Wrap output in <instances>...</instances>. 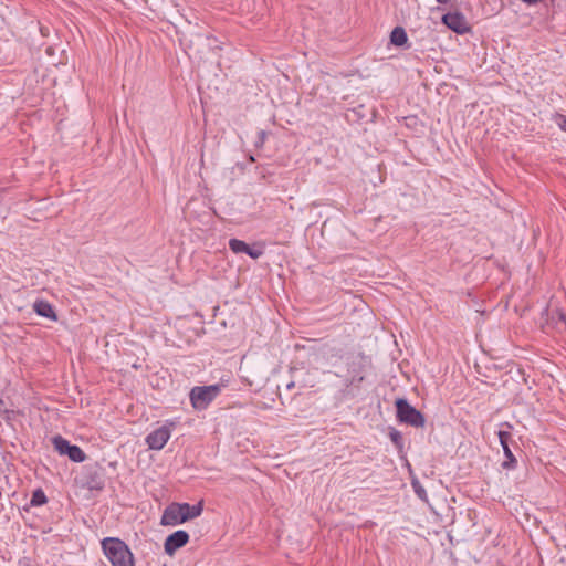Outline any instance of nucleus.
<instances>
[{
    "label": "nucleus",
    "instance_id": "f257e3e1",
    "mask_svg": "<svg viewBox=\"0 0 566 566\" xmlns=\"http://www.w3.org/2000/svg\"><path fill=\"white\" fill-rule=\"evenodd\" d=\"M202 510L203 506L201 502L195 505H190L189 503H171L165 509L160 524L170 526L182 524L200 516Z\"/></svg>",
    "mask_w": 566,
    "mask_h": 566
},
{
    "label": "nucleus",
    "instance_id": "f03ea898",
    "mask_svg": "<svg viewBox=\"0 0 566 566\" xmlns=\"http://www.w3.org/2000/svg\"><path fill=\"white\" fill-rule=\"evenodd\" d=\"M102 549L112 566H135V559L127 544L117 537H105Z\"/></svg>",
    "mask_w": 566,
    "mask_h": 566
},
{
    "label": "nucleus",
    "instance_id": "7ed1b4c3",
    "mask_svg": "<svg viewBox=\"0 0 566 566\" xmlns=\"http://www.w3.org/2000/svg\"><path fill=\"white\" fill-rule=\"evenodd\" d=\"M397 419L415 428L424 427L426 419L423 415L412 407L406 399L399 398L396 400Z\"/></svg>",
    "mask_w": 566,
    "mask_h": 566
},
{
    "label": "nucleus",
    "instance_id": "20e7f679",
    "mask_svg": "<svg viewBox=\"0 0 566 566\" xmlns=\"http://www.w3.org/2000/svg\"><path fill=\"white\" fill-rule=\"evenodd\" d=\"M220 385L197 386L190 391V401L195 409L203 410L220 394Z\"/></svg>",
    "mask_w": 566,
    "mask_h": 566
},
{
    "label": "nucleus",
    "instance_id": "39448f33",
    "mask_svg": "<svg viewBox=\"0 0 566 566\" xmlns=\"http://www.w3.org/2000/svg\"><path fill=\"white\" fill-rule=\"evenodd\" d=\"M52 443L54 449L61 455H67L70 460L73 462L81 463L85 461L86 454L85 452L76 444H71L66 439L61 436H56L52 439Z\"/></svg>",
    "mask_w": 566,
    "mask_h": 566
},
{
    "label": "nucleus",
    "instance_id": "423d86ee",
    "mask_svg": "<svg viewBox=\"0 0 566 566\" xmlns=\"http://www.w3.org/2000/svg\"><path fill=\"white\" fill-rule=\"evenodd\" d=\"M171 436L169 426H161L146 437V443L151 450H161Z\"/></svg>",
    "mask_w": 566,
    "mask_h": 566
},
{
    "label": "nucleus",
    "instance_id": "0eeeda50",
    "mask_svg": "<svg viewBox=\"0 0 566 566\" xmlns=\"http://www.w3.org/2000/svg\"><path fill=\"white\" fill-rule=\"evenodd\" d=\"M442 22L458 34H464L470 31V25L465 17L460 12H448L443 14Z\"/></svg>",
    "mask_w": 566,
    "mask_h": 566
},
{
    "label": "nucleus",
    "instance_id": "6e6552de",
    "mask_svg": "<svg viewBox=\"0 0 566 566\" xmlns=\"http://www.w3.org/2000/svg\"><path fill=\"white\" fill-rule=\"evenodd\" d=\"M500 444L502 446L505 461L502 462V468L505 470H513L516 468L517 460L514 457L511 448H510V441L512 438V434L509 431L500 430L497 432Z\"/></svg>",
    "mask_w": 566,
    "mask_h": 566
},
{
    "label": "nucleus",
    "instance_id": "1a4fd4ad",
    "mask_svg": "<svg viewBox=\"0 0 566 566\" xmlns=\"http://www.w3.org/2000/svg\"><path fill=\"white\" fill-rule=\"evenodd\" d=\"M189 541V534L186 531L178 530L168 535L165 541L164 548L166 554L174 555L176 551L185 546Z\"/></svg>",
    "mask_w": 566,
    "mask_h": 566
},
{
    "label": "nucleus",
    "instance_id": "9d476101",
    "mask_svg": "<svg viewBox=\"0 0 566 566\" xmlns=\"http://www.w3.org/2000/svg\"><path fill=\"white\" fill-rule=\"evenodd\" d=\"M83 485L92 491L104 489L105 480L98 469H88L83 478Z\"/></svg>",
    "mask_w": 566,
    "mask_h": 566
},
{
    "label": "nucleus",
    "instance_id": "9b49d317",
    "mask_svg": "<svg viewBox=\"0 0 566 566\" xmlns=\"http://www.w3.org/2000/svg\"><path fill=\"white\" fill-rule=\"evenodd\" d=\"M33 311L42 317L56 321L57 316L51 303L44 300H36L33 304Z\"/></svg>",
    "mask_w": 566,
    "mask_h": 566
},
{
    "label": "nucleus",
    "instance_id": "f8f14e48",
    "mask_svg": "<svg viewBox=\"0 0 566 566\" xmlns=\"http://www.w3.org/2000/svg\"><path fill=\"white\" fill-rule=\"evenodd\" d=\"M390 43L395 46H403L408 43V35L402 27H396L390 33Z\"/></svg>",
    "mask_w": 566,
    "mask_h": 566
},
{
    "label": "nucleus",
    "instance_id": "ddd939ff",
    "mask_svg": "<svg viewBox=\"0 0 566 566\" xmlns=\"http://www.w3.org/2000/svg\"><path fill=\"white\" fill-rule=\"evenodd\" d=\"M48 502V497L42 489H36L31 496L30 504L32 506H41Z\"/></svg>",
    "mask_w": 566,
    "mask_h": 566
},
{
    "label": "nucleus",
    "instance_id": "4468645a",
    "mask_svg": "<svg viewBox=\"0 0 566 566\" xmlns=\"http://www.w3.org/2000/svg\"><path fill=\"white\" fill-rule=\"evenodd\" d=\"M249 244H247L244 241L239 239H230L229 240V248L233 253H245L248 250Z\"/></svg>",
    "mask_w": 566,
    "mask_h": 566
},
{
    "label": "nucleus",
    "instance_id": "2eb2a0df",
    "mask_svg": "<svg viewBox=\"0 0 566 566\" xmlns=\"http://www.w3.org/2000/svg\"><path fill=\"white\" fill-rule=\"evenodd\" d=\"M411 485L413 488V491L415 493L417 494V496L421 500H427V491L426 489L421 485V483L418 481V480H412L411 482Z\"/></svg>",
    "mask_w": 566,
    "mask_h": 566
},
{
    "label": "nucleus",
    "instance_id": "dca6fc26",
    "mask_svg": "<svg viewBox=\"0 0 566 566\" xmlns=\"http://www.w3.org/2000/svg\"><path fill=\"white\" fill-rule=\"evenodd\" d=\"M389 438L397 447H402V436L398 430L391 429L389 432Z\"/></svg>",
    "mask_w": 566,
    "mask_h": 566
},
{
    "label": "nucleus",
    "instance_id": "f3484780",
    "mask_svg": "<svg viewBox=\"0 0 566 566\" xmlns=\"http://www.w3.org/2000/svg\"><path fill=\"white\" fill-rule=\"evenodd\" d=\"M245 254H248L250 258L256 260V259H259L263 254V250L260 249V248L256 249V248H253V247L249 245Z\"/></svg>",
    "mask_w": 566,
    "mask_h": 566
},
{
    "label": "nucleus",
    "instance_id": "a211bd4d",
    "mask_svg": "<svg viewBox=\"0 0 566 566\" xmlns=\"http://www.w3.org/2000/svg\"><path fill=\"white\" fill-rule=\"evenodd\" d=\"M556 124L562 130L566 132V115L558 114L556 116Z\"/></svg>",
    "mask_w": 566,
    "mask_h": 566
},
{
    "label": "nucleus",
    "instance_id": "6ab92c4d",
    "mask_svg": "<svg viewBox=\"0 0 566 566\" xmlns=\"http://www.w3.org/2000/svg\"><path fill=\"white\" fill-rule=\"evenodd\" d=\"M13 415V410H10V409H4L3 412L1 413V416H3V418L7 420V421H10L11 420V416Z\"/></svg>",
    "mask_w": 566,
    "mask_h": 566
},
{
    "label": "nucleus",
    "instance_id": "aec40b11",
    "mask_svg": "<svg viewBox=\"0 0 566 566\" xmlns=\"http://www.w3.org/2000/svg\"><path fill=\"white\" fill-rule=\"evenodd\" d=\"M264 140H265V132L261 130L259 133V140L256 142L255 145L260 146V145H262L264 143Z\"/></svg>",
    "mask_w": 566,
    "mask_h": 566
},
{
    "label": "nucleus",
    "instance_id": "412c9836",
    "mask_svg": "<svg viewBox=\"0 0 566 566\" xmlns=\"http://www.w3.org/2000/svg\"><path fill=\"white\" fill-rule=\"evenodd\" d=\"M522 2L526 3L527 6H535L539 3L542 0H521Z\"/></svg>",
    "mask_w": 566,
    "mask_h": 566
},
{
    "label": "nucleus",
    "instance_id": "4be33fe9",
    "mask_svg": "<svg viewBox=\"0 0 566 566\" xmlns=\"http://www.w3.org/2000/svg\"><path fill=\"white\" fill-rule=\"evenodd\" d=\"M558 316H559V319H560L562 322H564V323H565V325H566V314L560 312Z\"/></svg>",
    "mask_w": 566,
    "mask_h": 566
},
{
    "label": "nucleus",
    "instance_id": "5701e85b",
    "mask_svg": "<svg viewBox=\"0 0 566 566\" xmlns=\"http://www.w3.org/2000/svg\"><path fill=\"white\" fill-rule=\"evenodd\" d=\"M4 401L2 398H0V415L3 412L6 408H3Z\"/></svg>",
    "mask_w": 566,
    "mask_h": 566
},
{
    "label": "nucleus",
    "instance_id": "b1692460",
    "mask_svg": "<svg viewBox=\"0 0 566 566\" xmlns=\"http://www.w3.org/2000/svg\"><path fill=\"white\" fill-rule=\"evenodd\" d=\"M438 3L446 4L449 2V0H436Z\"/></svg>",
    "mask_w": 566,
    "mask_h": 566
},
{
    "label": "nucleus",
    "instance_id": "393cba45",
    "mask_svg": "<svg viewBox=\"0 0 566 566\" xmlns=\"http://www.w3.org/2000/svg\"><path fill=\"white\" fill-rule=\"evenodd\" d=\"M293 387H294V382L293 381L286 385L287 389H292Z\"/></svg>",
    "mask_w": 566,
    "mask_h": 566
},
{
    "label": "nucleus",
    "instance_id": "a878e982",
    "mask_svg": "<svg viewBox=\"0 0 566 566\" xmlns=\"http://www.w3.org/2000/svg\"><path fill=\"white\" fill-rule=\"evenodd\" d=\"M503 426H506L507 428H512V426L507 422L503 423Z\"/></svg>",
    "mask_w": 566,
    "mask_h": 566
}]
</instances>
